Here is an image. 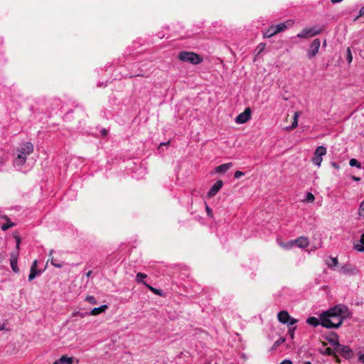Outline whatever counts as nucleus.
<instances>
[{"label":"nucleus","mask_w":364,"mask_h":364,"mask_svg":"<svg viewBox=\"0 0 364 364\" xmlns=\"http://www.w3.org/2000/svg\"><path fill=\"white\" fill-rule=\"evenodd\" d=\"M350 316L347 306L338 304L320 314L321 325L326 328H338Z\"/></svg>","instance_id":"obj_1"},{"label":"nucleus","mask_w":364,"mask_h":364,"mask_svg":"<svg viewBox=\"0 0 364 364\" xmlns=\"http://www.w3.org/2000/svg\"><path fill=\"white\" fill-rule=\"evenodd\" d=\"M34 149L33 144L31 142H23L16 149V156L14 159L15 167L21 168L26 161L28 156L33 153Z\"/></svg>","instance_id":"obj_2"},{"label":"nucleus","mask_w":364,"mask_h":364,"mask_svg":"<svg viewBox=\"0 0 364 364\" xmlns=\"http://www.w3.org/2000/svg\"><path fill=\"white\" fill-rule=\"evenodd\" d=\"M178 59L183 62H188L194 65L200 64L203 60L200 55L185 50L179 53Z\"/></svg>","instance_id":"obj_3"},{"label":"nucleus","mask_w":364,"mask_h":364,"mask_svg":"<svg viewBox=\"0 0 364 364\" xmlns=\"http://www.w3.org/2000/svg\"><path fill=\"white\" fill-rule=\"evenodd\" d=\"M324 29L323 26L314 25L311 28H305L296 36L299 38H306L314 37L320 34Z\"/></svg>","instance_id":"obj_4"},{"label":"nucleus","mask_w":364,"mask_h":364,"mask_svg":"<svg viewBox=\"0 0 364 364\" xmlns=\"http://www.w3.org/2000/svg\"><path fill=\"white\" fill-rule=\"evenodd\" d=\"M321 46V41L318 38L314 39L310 45L309 50L307 52V56L309 59L316 55Z\"/></svg>","instance_id":"obj_5"},{"label":"nucleus","mask_w":364,"mask_h":364,"mask_svg":"<svg viewBox=\"0 0 364 364\" xmlns=\"http://www.w3.org/2000/svg\"><path fill=\"white\" fill-rule=\"evenodd\" d=\"M252 111L250 107H247L245 111L237 116L235 121L237 124H244L251 119Z\"/></svg>","instance_id":"obj_6"},{"label":"nucleus","mask_w":364,"mask_h":364,"mask_svg":"<svg viewBox=\"0 0 364 364\" xmlns=\"http://www.w3.org/2000/svg\"><path fill=\"white\" fill-rule=\"evenodd\" d=\"M339 272L341 274L346 275H356L358 274L359 270L355 265L351 264H345L341 267Z\"/></svg>","instance_id":"obj_7"},{"label":"nucleus","mask_w":364,"mask_h":364,"mask_svg":"<svg viewBox=\"0 0 364 364\" xmlns=\"http://www.w3.org/2000/svg\"><path fill=\"white\" fill-rule=\"evenodd\" d=\"M335 350L346 359H350L352 357V350L348 346L339 344Z\"/></svg>","instance_id":"obj_8"},{"label":"nucleus","mask_w":364,"mask_h":364,"mask_svg":"<svg viewBox=\"0 0 364 364\" xmlns=\"http://www.w3.org/2000/svg\"><path fill=\"white\" fill-rule=\"evenodd\" d=\"M223 186V181L218 180L210 188L209 191L207 193V196L208 198H212L215 196L218 193V191L222 188Z\"/></svg>","instance_id":"obj_9"},{"label":"nucleus","mask_w":364,"mask_h":364,"mask_svg":"<svg viewBox=\"0 0 364 364\" xmlns=\"http://www.w3.org/2000/svg\"><path fill=\"white\" fill-rule=\"evenodd\" d=\"M294 244L300 248H305L309 246V242L307 237L301 236L294 240Z\"/></svg>","instance_id":"obj_10"},{"label":"nucleus","mask_w":364,"mask_h":364,"mask_svg":"<svg viewBox=\"0 0 364 364\" xmlns=\"http://www.w3.org/2000/svg\"><path fill=\"white\" fill-rule=\"evenodd\" d=\"M232 162L223 164L221 165L218 166L215 168V172L218 173H224L226 171H228L230 168H232Z\"/></svg>","instance_id":"obj_11"},{"label":"nucleus","mask_w":364,"mask_h":364,"mask_svg":"<svg viewBox=\"0 0 364 364\" xmlns=\"http://www.w3.org/2000/svg\"><path fill=\"white\" fill-rule=\"evenodd\" d=\"M18 252L16 254L12 253L11 255V259H10V264L12 270L17 273L18 272L19 269L18 268Z\"/></svg>","instance_id":"obj_12"},{"label":"nucleus","mask_w":364,"mask_h":364,"mask_svg":"<svg viewBox=\"0 0 364 364\" xmlns=\"http://www.w3.org/2000/svg\"><path fill=\"white\" fill-rule=\"evenodd\" d=\"M289 316V314L288 313L287 311L285 310L280 311L277 314L278 321L283 324H286V323L288 322Z\"/></svg>","instance_id":"obj_13"},{"label":"nucleus","mask_w":364,"mask_h":364,"mask_svg":"<svg viewBox=\"0 0 364 364\" xmlns=\"http://www.w3.org/2000/svg\"><path fill=\"white\" fill-rule=\"evenodd\" d=\"M328 343L334 347V349L339 346L338 336L336 333H331L328 337L326 338Z\"/></svg>","instance_id":"obj_14"},{"label":"nucleus","mask_w":364,"mask_h":364,"mask_svg":"<svg viewBox=\"0 0 364 364\" xmlns=\"http://www.w3.org/2000/svg\"><path fill=\"white\" fill-rule=\"evenodd\" d=\"M293 22L290 20L287 21L286 23H281L276 26H274V28L277 31V33H279L280 32H282L285 31L288 26H291Z\"/></svg>","instance_id":"obj_15"},{"label":"nucleus","mask_w":364,"mask_h":364,"mask_svg":"<svg viewBox=\"0 0 364 364\" xmlns=\"http://www.w3.org/2000/svg\"><path fill=\"white\" fill-rule=\"evenodd\" d=\"M73 358L66 355H62L58 360H55L53 364H72Z\"/></svg>","instance_id":"obj_16"},{"label":"nucleus","mask_w":364,"mask_h":364,"mask_svg":"<svg viewBox=\"0 0 364 364\" xmlns=\"http://www.w3.org/2000/svg\"><path fill=\"white\" fill-rule=\"evenodd\" d=\"M277 34V31L274 28V26H271L264 33L263 36L265 38H271L273 36Z\"/></svg>","instance_id":"obj_17"},{"label":"nucleus","mask_w":364,"mask_h":364,"mask_svg":"<svg viewBox=\"0 0 364 364\" xmlns=\"http://www.w3.org/2000/svg\"><path fill=\"white\" fill-rule=\"evenodd\" d=\"M306 323L314 327H316L321 324V320L320 318H317L314 316H311L306 319Z\"/></svg>","instance_id":"obj_18"},{"label":"nucleus","mask_w":364,"mask_h":364,"mask_svg":"<svg viewBox=\"0 0 364 364\" xmlns=\"http://www.w3.org/2000/svg\"><path fill=\"white\" fill-rule=\"evenodd\" d=\"M107 308H108L107 305L103 304L99 307H95L93 309H92L90 314H91V315H94V316L98 315L100 313L104 312Z\"/></svg>","instance_id":"obj_19"},{"label":"nucleus","mask_w":364,"mask_h":364,"mask_svg":"<svg viewBox=\"0 0 364 364\" xmlns=\"http://www.w3.org/2000/svg\"><path fill=\"white\" fill-rule=\"evenodd\" d=\"M360 243L354 245V249L358 252H364V233L361 235L360 238Z\"/></svg>","instance_id":"obj_20"},{"label":"nucleus","mask_w":364,"mask_h":364,"mask_svg":"<svg viewBox=\"0 0 364 364\" xmlns=\"http://www.w3.org/2000/svg\"><path fill=\"white\" fill-rule=\"evenodd\" d=\"M2 218H5L7 221L6 223H4L1 225L2 230H7L10 228H12L15 225V223L11 222L7 215H4Z\"/></svg>","instance_id":"obj_21"},{"label":"nucleus","mask_w":364,"mask_h":364,"mask_svg":"<svg viewBox=\"0 0 364 364\" xmlns=\"http://www.w3.org/2000/svg\"><path fill=\"white\" fill-rule=\"evenodd\" d=\"M326 148L323 146H318L314 152V155H316L321 158L323 156L326 155Z\"/></svg>","instance_id":"obj_22"},{"label":"nucleus","mask_w":364,"mask_h":364,"mask_svg":"<svg viewBox=\"0 0 364 364\" xmlns=\"http://www.w3.org/2000/svg\"><path fill=\"white\" fill-rule=\"evenodd\" d=\"M41 274V270L31 269H30V274L28 275V281H32L38 275H39Z\"/></svg>","instance_id":"obj_23"},{"label":"nucleus","mask_w":364,"mask_h":364,"mask_svg":"<svg viewBox=\"0 0 364 364\" xmlns=\"http://www.w3.org/2000/svg\"><path fill=\"white\" fill-rule=\"evenodd\" d=\"M147 275L144 273H141V272H139L136 274V281L138 282V283H143L144 285L145 284H146V282H144L143 281L144 279L146 278Z\"/></svg>","instance_id":"obj_24"},{"label":"nucleus","mask_w":364,"mask_h":364,"mask_svg":"<svg viewBox=\"0 0 364 364\" xmlns=\"http://www.w3.org/2000/svg\"><path fill=\"white\" fill-rule=\"evenodd\" d=\"M299 112H296L294 114V122H292L291 125L289 127V129H292L297 127L298 125V117H299Z\"/></svg>","instance_id":"obj_25"},{"label":"nucleus","mask_w":364,"mask_h":364,"mask_svg":"<svg viewBox=\"0 0 364 364\" xmlns=\"http://www.w3.org/2000/svg\"><path fill=\"white\" fill-rule=\"evenodd\" d=\"M280 245L287 250H289L295 246L294 240H289L286 243H280Z\"/></svg>","instance_id":"obj_26"},{"label":"nucleus","mask_w":364,"mask_h":364,"mask_svg":"<svg viewBox=\"0 0 364 364\" xmlns=\"http://www.w3.org/2000/svg\"><path fill=\"white\" fill-rule=\"evenodd\" d=\"M285 341V338L282 337L280 338L279 339H278L274 344L273 346H272L270 350H275L279 346H280L281 344H282L283 343H284Z\"/></svg>","instance_id":"obj_27"},{"label":"nucleus","mask_w":364,"mask_h":364,"mask_svg":"<svg viewBox=\"0 0 364 364\" xmlns=\"http://www.w3.org/2000/svg\"><path fill=\"white\" fill-rule=\"evenodd\" d=\"M349 165L352 167L361 168V164L355 159H351L349 161Z\"/></svg>","instance_id":"obj_28"},{"label":"nucleus","mask_w":364,"mask_h":364,"mask_svg":"<svg viewBox=\"0 0 364 364\" xmlns=\"http://www.w3.org/2000/svg\"><path fill=\"white\" fill-rule=\"evenodd\" d=\"M329 259L331 260V262H327V264L329 267H335L338 264V260L337 259V257H329Z\"/></svg>","instance_id":"obj_29"},{"label":"nucleus","mask_w":364,"mask_h":364,"mask_svg":"<svg viewBox=\"0 0 364 364\" xmlns=\"http://www.w3.org/2000/svg\"><path fill=\"white\" fill-rule=\"evenodd\" d=\"M145 285L149 288V289H150L152 292H154L155 294L156 295H159V296H161L162 295V293H161V289H156L153 287H151V285L148 284H145Z\"/></svg>","instance_id":"obj_30"},{"label":"nucleus","mask_w":364,"mask_h":364,"mask_svg":"<svg viewBox=\"0 0 364 364\" xmlns=\"http://www.w3.org/2000/svg\"><path fill=\"white\" fill-rule=\"evenodd\" d=\"M322 162V158L320 156H318L316 155H314V157L313 158V163L316 166H320Z\"/></svg>","instance_id":"obj_31"},{"label":"nucleus","mask_w":364,"mask_h":364,"mask_svg":"<svg viewBox=\"0 0 364 364\" xmlns=\"http://www.w3.org/2000/svg\"><path fill=\"white\" fill-rule=\"evenodd\" d=\"M296 329V326L289 327L288 334L291 339L294 338V332H295Z\"/></svg>","instance_id":"obj_32"},{"label":"nucleus","mask_w":364,"mask_h":364,"mask_svg":"<svg viewBox=\"0 0 364 364\" xmlns=\"http://www.w3.org/2000/svg\"><path fill=\"white\" fill-rule=\"evenodd\" d=\"M298 322V319L296 318H294L293 317H291V316H289V319H288V322L286 323V324H287L289 326V327L290 326H293L294 324H296V323Z\"/></svg>","instance_id":"obj_33"},{"label":"nucleus","mask_w":364,"mask_h":364,"mask_svg":"<svg viewBox=\"0 0 364 364\" xmlns=\"http://www.w3.org/2000/svg\"><path fill=\"white\" fill-rule=\"evenodd\" d=\"M314 196L311 193L309 192L306 196L305 200L308 203H312L314 200Z\"/></svg>","instance_id":"obj_34"},{"label":"nucleus","mask_w":364,"mask_h":364,"mask_svg":"<svg viewBox=\"0 0 364 364\" xmlns=\"http://www.w3.org/2000/svg\"><path fill=\"white\" fill-rule=\"evenodd\" d=\"M346 60H347L348 63H350L352 62V60H353V56H352V53H351L350 48H347Z\"/></svg>","instance_id":"obj_35"},{"label":"nucleus","mask_w":364,"mask_h":364,"mask_svg":"<svg viewBox=\"0 0 364 364\" xmlns=\"http://www.w3.org/2000/svg\"><path fill=\"white\" fill-rule=\"evenodd\" d=\"M358 214L360 216L364 217V200L360 205Z\"/></svg>","instance_id":"obj_36"},{"label":"nucleus","mask_w":364,"mask_h":364,"mask_svg":"<svg viewBox=\"0 0 364 364\" xmlns=\"http://www.w3.org/2000/svg\"><path fill=\"white\" fill-rule=\"evenodd\" d=\"M85 300L92 304H95L97 303L96 299L93 296H87L85 298Z\"/></svg>","instance_id":"obj_37"},{"label":"nucleus","mask_w":364,"mask_h":364,"mask_svg":"<svg viewBox=\"0 0 364 364\" xmlns=\"http://www.w3.org/2000/svg\"><path fill=\"white\" fill-rule=\"evenodd\" d=\"M14 238H15V240H16V249H17V251H18L19 247H20V244L21 242V237L18 235H14Z\"/></svg>","instance_id":"obj_38"},{"label":"nucleus","mask_w":364,"mask_h":364,"mask_svg":"<svg viewBox=\"0 0 364 364\" xmlns=\"http://www.w3.org/2000/svg\"><path fill=\"white\" fill-rule=\"evenodd\" d=\"M50 262H51L52 265H53V266H54V267H55L61 268V267H63V264H60V263H58V262H56V260H55V259H54V258H52V259H51V260H50Z\"/></svg>","instance_id":"obj_39"},{"label":"nucleus","mask_w":364,"mask_h":364,"mask_svg":"<svg viewBox=\"0 0 364 364\" xmlns=\"http://www.w3.org/2000/svg\"><path fill=\"white\" fill-rule=\"evenodd\" d=\"M245 175V173L242 172V171H237L235 174H234V177L235 178H240L241 176H244Z\"/></svg>","instance_id":"obj_40"},{"label":"nucleus","mask_w":364,"mask_h":364,"mask_svg":"<svg viewBox=\"0 0 364 364\" xmlns=\"http://www.w3.org/2000/svg\"><path fill=\"white\" fill-rule=\"evenodd\" d=\"M324 354H326L328 355H331L333 354V350L331 348H327L325 349Z\"/></svg>","instance_id":"obj_41"},{"label":"nucleus","mask_w":364,"mask_h":364,"mask_svg":"<svg viewBox=\"0 0 364 364\" xmlns=\"http://www.w3.org/2000/svg\"><path fill=\"white\" fill-rule=\"evenodd\" d=\"M205 210L208 216H212V210L208 205H206Z\"/></svg>","instance_id":"obj_42"},{"label":"nucleus","mask_w":364,"mask_h":364,"mask_svg":"<svg viewBox=\"0 0 364 364\" xmlns=\"http://www.w3.org/2000/svg\"><path fill=\"white\" fill-rule=\"evenodd\" d=\"M37 266H38V261L36 259H35L32 263L31 269H37Z\"/></svg>","instance_id":"obj_43"},{"label":"nucleus","mask_w":364,"mask_h":364,"mask_svg":"<svg viewBox=\"0 0 364 364\" xmlns=\"http://www.w3.org/2000/svg\"><path fill=\"white\" fill-rule=\"evenodd\" d=\"M331 166H332L334 168H336V169H337V170H338V169L340 168V166H339V164H337L336 162L332 161V162L331 163Z\"/></svg>","instance_id":"obj_44"},{"label":"nucleus","mask_w":364,"mask_h":364,"mask_svg":"<svg viewBox=\"0 0 364 364\" xmlns=\"http://www.w3.org/2000/svg\"><path fill=\"white\" fill-rule=\"evenodd\" d=\"M280 364H293L292 361L289 359H285Z\"/></svg>","instance_id":"obj_45"},{"label":"nucleus","mask_w":364,"mask_h":364,"mask_svg":"<svg viewBox=\"0 0 364 364\" xmlns=\"http://www.w3.org/2000/svg\"><path fill=\"white\" fill-rule=\"evenodd\" d=\"M359 16L364 17V6L359 10Z\"/></svg>","instance_id":"obj_46"},{"label":"nucleus","mask_w":364,"mask_h":364,"mask_svg":"<svg viewBox=\"0 0 364 364\" xmlns=\"http://www.w3.org/2000/svg\"><path fill=\"white\" fill-rule=\"evenodd\" d=\"M343 0H331V2L332 4H338V3H340Z\"/></svg>","instance_id":"obj_47"},{"label":"nucleus","mask_w":364,"mask_h":364,"mask_svg":"<svg viewBox=\"0 0 364 364\" xmlns=\"http://www.w3.org/2000/svg\"><path fill=\"white\" fill-rule=\"evenodd\" d=\"M259 46L260 47V51H261V50H262L264 48L265 44L261 43V44H259Z\"/></svg>","instance_id":"obj_48"},{"label":"nucleus","mask_w":364,"mask_h":364,"mask_svg":"<svg viewBox=\"0 0 364 364\" xmlns=\"http://www.w3.org/2000/svg\"><path fill=\"white\" fill-rule=\"evenodd\" d=\"M92 272V271H89L88 272H87L86 273V277H90V276L91 275Z\"/></svg>","instance_id":"obj_49"},{"label":"nucleus","mask_w":364,"mask_h":364,"mask_svg":"<svg viewBox=\"0 0 364 364\" xmlns=\"http://www.w3.org/2000/svg\"><path fill=\"white\" fill-rule=\"evenodd\" d=\"M353 179L354 181H360V178H358V177H355V176H353Z\"/></svg>","instance_id":"obj_50"},{"label":"nucleus","mask_w":364,"mask_h":364,"mask_svg":"<svg viewBox=\"0 0 364 364\" xmlns=\"http://www.w3.org/2000/svg\"><path fill=\"white\" fill-rule=\"evenodd\" d=\"M359 18H360V16H359V14H358V16H356L355 17V18H354V20H353V21H358V20L359 19Z\"/></svg>","instance_id":"obj_51"},{"label":"nucleus","mask_w":364,"mask_h":364,"mask_svg":"<svg viewBox=\"0 0 364 364\" xmlns=\"http://www.w3.org/2000/svg\"><path fill=\"white\" fill-rule=\"evenodd\" d=\"M4 328V325L0 326V331L3 330Z\"/></svg>","instance_id":"obj_52"},{"label":"nucleus","mask_w":364,"mask_h":364,"mask_svg":"<svg viewBox=\"0 0 364 364\" xmlns=\"http://www.w3.org/2000/svg\"><path fill=\"white\" fill-rule=\"evenodd\" d=\"M102 132V134H103L104 135H105V134H107V131H106L105 129H104Z\"/></svg>","instance_id":"obj_53"},{"label":"nucleus","mask_w":364,"mask_h":364,"mask_svg":"<svg viewBox=\"0 0 364 364\" xmlns=\"http://www.w3.org/2000/svg\"><path fill=\"white\" fill-rule=\"evenodd\" d=\"M304 364H311V363L309 361H306V362L304 363Z\"/></svg>","instance_id":"obj_54"}]
</instances>
